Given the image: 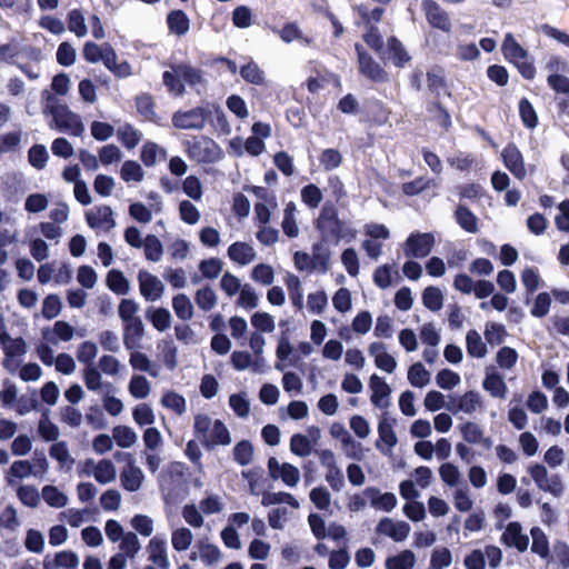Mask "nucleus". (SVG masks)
Instances as JSON below:
<instances>
[{
  "label": "nucleus",
  "instance_id": "60",
  "mask_svg": "<svg viewBox=\"0 0 569 569\" xmlns=\"http://www.w3.org/2000/svg\"><path fill=\"white\" fill-rule=\"evenodd\" d=\"M322 192L320 188L313 183H309L301 189V200L309 208H317L322 201Z\"/></svg>",
  "mask_w": 569,
  "mask_h": 569
},
{
  "label": "nucleus",
  "instance_id": "13",
  "mask_svg": "<svg viewBox=\"0 0 569 569\" xmlns=\"http://www.w3.org/2000/svg\"><path fill=\"white\" fill-rule=\"evenodd\" d=\"M369 387L372 391L370 400L372 405L380 409H386L389 407V396L391 393V388L385 381L383 378L373 373L369 380Z\"/></svg>",
  "mask_w": 569,
  "mask_h": 569
},
{
  "label": "nucleus",
  "instance_id": "63",
  "mask_svg": "<svg viewBox=\"0 0 569 569\" xmlns=\"http://www.w3.org/2000/svg\"><path fill=\"white\" fill-rule=\"evenodd\" d=\"M161 403L178 415H182L186 411V399L174 391L166 392L161 398Z\"/></svg>",
  "mask_w": 569,
  "mask_h": 569
},
{
  "label": "nucleus",
  "instance_id": "46",
  "mask_svg": "<svg viewBox=\"0 0 569 569\" xmlns=\"http://www.w3.org/2000/svg\"><path fill=\"white\" fill-rule=\"evenodd\" d=\"M532 537L531 551L541 558L549 556V541L546 533L539 527H532L530 530Z\"/></svg>",
  "mask_w": 569,
  "mask_h": 569
},
{
  "label": "nucleus",
  "instance_id": "54",
  "mask_svg": "<svg viewBox=\"0 0 569 569\" xmlns=\"http://www.w3.org/2000/svg\"><path fill=\"white\" fill-rule=\"evenodd\" d=\"M6 357L23 356L27 352V343L23 338H11L1 340L0 342Z\"/></svg>",
  "mask_w": 569,
  "mask_h": 569
},
{
  "label": "nucleus",
  "instance_id": "35",
  "mask_svg": "<svg viewBox=\"0 0 569 569\" xmlns=\"http://www.w3.org/2000/svg\"><path fill=\"white\" fill-rule=\"evenodd\" d=\"M467 352L473 358H483L487 353L486 343L482 341L481 336L475 329L467 332L466 336Z\"/></svg>",
  "mask_w": 569,
  "mask_h": 569
},
{
  "label": "nucleus",
  "instance_id": "5",
  "mask_svg": "<svg viewBox=\"0 0 569 569\" xmlns=\"http://www.w3.org/2000/svg\"><path fill=\"white\" fill-rule=\"evenodd\" d=\"M359 72L376 83L389 81V73L366 51L362 44L356 43Z\"/></svg>",
  "mask_w": 569,
  "mask_h": 569
},
{
  "label": "nucleus",
  "instance_id": "31",
  "mask_svg": "<svg viewBox=\"0 0 569 569\" xmlns=\"http://www.w3.org/2000/svg\"><path fill=\"white\" fill-rule=\"evenodd\" d=\"M129 362L134 370L147 372L153 378L159 375L158 368L151 363L148 356L137 349L131 350Z\"/></svg>",
  "mask_w": 569,
  "mask_h": 569
},
{
  "label": "nucleus",
  "instance_id": "17",
  "mask_svg": "<svg viewBox=\"0 0 569 569\" xmlns=\"http://www.w3.org/2000/svg\"><path fill=\"white\" fill-rule=\"evenodd\" d=\"M123 345L127 350L141 348V341L144 337V325L142 319H137L122 325Z\"/></svg>",
  "mask_w": 569,
  "mask_h": 569
},
{
  "label": "nucleus",
  "instance_id": "38",
  "mask_svg": "<svg viewBox=\"0 0 569 569\" xmlns=\"http://www.w3.org/2000/svg\"><path fill=\"white\" fill-rule=\"evenodd\" d=\"M286 284L289 293V298L297 310H301L303 307V293L301 289L300 279L289 273L286 278Z\"/></svg>",
  "mask_w": 569,
  "mask_h": 569
},
{
  "label": "nucleus",
  "instance_id": "14",
  "mask_svg": "<svg viewBox=\"0 0 569 569\" xmlns=\"http://www.w3.org/2000/svg\"><path fill=\"white\" fill-rule=\"evenodd\" d=\"M176 71L181 76L184 84H188L200 93V89H204L207 80L204 79V72L189 63L176 64Z\"/></svg>",
  "mask_w": 569,
  "mask_h": 569
},
{
  "label": "nucleus",
  "instance_id": "28",
  "mask_svg": "<svg viewBox=\"0 0 569 569\" xmlns=\"http://www.w3.org/2000/svg\"><path fill=\"white\" fill-rule=\"evenodd\" d=\"M146 318L160 332L167 330L170 327L172 319L170 311L163 307L148 308L146 311Z\"/></svg>",
  "mask_w": 569,
  "mask_h": 569
},
{
  "label": "nucleus",
  "instance_id": "56",
  "mask_svg": "<svg viewBox=\"0 0 569 569\" xmlns=\"http://www.w3.org/2000/svg\"><path fill=\"white\" fill-rule=\"evenodd\" d=\"M192 532L188 528H179L172 531L171 543L174 550L184 551L192 543Z\"/></svg>",
  "mask_w": 569,
  "mask_h": 569
},
{
  "label": "nucleus",
  "instance_id": "6",
  "mask_svg": "<svg viewBox=\"0 0 569 569\" xmlns=\"http://www.w3.org/2000/svg\"><path fill=\"white\" fill-rule=\"evenodd\" d=\"M435 236L430 232H411L405 241L403 252L407 258L423 259L435 246Z\"/></svg>",
  "mask_w": 569,
  "mask_h": 569
},
{
  "label": "nucleus",
  "instance_id": "59",
  "mask_svg": "<svg viewBox=\"0 0 569 569\" xmlns=\"http://www.w3.org/2000/svg\"><path fill=\"white\" fill-rule=\"evenodd\" d=\"M507 331L503 325L497 322H489L486 326L485 338L491 346H499L505 341Z\"/></svg>",
  "mask_w": 569,
  "mask_h": 569
},
{
  "label": "nucleus",
  "instance_id": "30",
  "mask_svg": "<svg viewBox=\"0 0 569 569\" xmlns=\"http://www.w3.org/2000/svg\"><path fill=\"white\" fill-rule=\"evenodd\" d=\"M378 433H379V440L376 443L377 449L385 452L383 449L380 447L379 441L385 442L388 446V449H392L397 442V436L392 428V421H390L388 418L382 417L378 425Z\"/></svg>",
  "mask_w": 569,
  "mask_h": 569
},
{
  "label": "nucleus",
  "instance_id": "52",
  "mask_svg": "<svg viewBox=\"0 0 569 569\" xmlns=\"http://www.w3.org/2000/svg\"><path fill=\"white\" fill-rule=\"evenodd\" d=\"M150 383L144 376H132L129 382V392L136 399H144L150 393Z\"/></svg>",
  "mask_w": 569,
  "mask_h": 569
},
{
  "label": "nucleus",
  "instance_id": "57",
  "mask_svg": "<svg viewBox=\"0 0 569 569\" xmlns=\"http://www.w3.org/2000/svg\"><path fill=\"white\" fill-rule=\"evenodd\" d=\"M139 305L132 299H122L118 306V315L123 323L140 319L137 316Z\"/></svg>",
  "mask_w": 569,
  "mask_h": 569
},
{
  "label": "nucleus",
  "instance_id": "2",
  "mask_svg": "<svg viewBox=\"0 0 569 569\" xmlns=\"http://www.w3.org/2000/svg\"><path fill=\"white\" fill-rule=\"evenodd\" d=\"M48 109L59 131L74 137L83 134L84 126L81 117L71 111L67 104L59 103L56 98L49 96Z\"/></svg>",
  "mask_w": 569,
  "mask_h": 569
},
{
  "label": "nucleus",
  "instance_id": "18",
  "mask_svg": "<svg viewBox=\"0 0 569 569\" xmlns=\"http://www.w3.org/2000/svg\"><path fill=\"white\" fill-rule=\"evenodd\" d=\"M149 560L160 569H169L170 562L167 556V541L164 538L154 536L148 545Z\"/></svg>",
  "mask_w": 569,
  "mask_h": 569
},
{
  "label": "nucleus",
  "instance_id": "8",
  "mask_svg": "<svg viewBox=\"0 0 569 569\" xmlns=\"http://www.w3.org/2000/svg\"><path fill=\"white\" fill-rule=\"evenodd\" d=\"M481 406L480 395L476 391H467L462 396L449 397L446 409L452 415L463 412L467 415L473 413Z\"/></svg>",
  "mask_w": 569,
  "mask_h": 569
},
{
  "label": "nucleus",
  "instance_id": "49",
  "mask_svg": "<svg viewBox=\"0 0 569 569\" xmlns=\"http://www.w3.org/2000/svg\"><path fill=\"white\" fill-rule=\"evenodd\" d=\"M233 460L240 466H248L253 457V447L249 440H241L233 447Z\"/></svg>",
  "mask_w": 569,
  "mask_h": 569
},
{
  "label": "nucleus",
  "instance_id": "3",
  "mask_svg": "<svg viewBox=\"0 0 569 569\" xmlns=\"http://www.w3.org/2000/svg\"><path fill=\"white\" fill-rule=\"evenodd\" d=\"M186 146L189 158L198 163H214L222 158L221 148L211 138L201 136Z\"/></svg>",
  "mask_w": 569,
  "mask_h": 569
},
{
  "label": "nucleus",
  "instance_id": "23",
  "mask_svg": "<svg viewBox=\"0 0 569 569\" xmlns=\"http://www.w3.org/2000/svg\"><path fill=\"white\" fill-rule=\"evenodd\" d=\"M228 257L230 260L246 266L256 259V251L247 242L237 241L229 246Z\"/></svg>",
  "mask_w": 569,
  "mask_h": 569
},
{
  "label": "nucleus",
  "instance_id": "51",
  "mask_svg": "<svg viewBox=\"0 0 569 569\" xmlns=\"http://www.w3.org/2000/svg\"><path fill=\"white\" fill-rule=\"evenodd\" d=\"M43 500L53 508H62L67 505L68 498L57 487L47 485L42 489Z\"/></svg>",
  "mask_w": 569,
  "mask_h": 569
},
{
  "label": "nucleus",
  "instance_id": "55",
  "mask_svg": "<svg viewBox=\"0 0 569 569\" xmlns=\"http://www.w3.org/2000/svg\"><path fill=\"white\" fill-rule=\"evenodd\" d=\"M194 301L201 310L210 311L217 305V296L209 286H206L197 290Z\"/></svg>",
  "mask_w": 569,
  "mask_h": 569
},
{
  "label": "nucleus",
  "instance_id": "16",
  "mask_svg": "<svg viewBox=\"0 0 569 569\" xmlns=\"http://www.w3.org/2000/svg\"><path fill=\"white\" fill-rule=\"evenodd\" d=\"M501 540L505 545L515 547L520 552L526 551L529 545V538L522 533L521 525L518 521H512L507 525Z\"/></svg>",
  "mask_w": 569,
  "mask_h": 569
},
{
  "label": "nucleus",
  "instance_id": "11",
  "mask_svg": "<svg viewBox=\"0 0 569 569\" xmlns=\"http://www.w3.org/2000/svg\"><path fill=\"white\" fill-rule=\"evenodd\" d=\"M376 531L400 542L409 536L410 526L406 521H393L391 518L385 517L378 522Z\"/></svg>",
  "mask_w": 569,
  "mask_h": 569
},
{
  "label": "nucleus",
  "instance_id": "25",
  "mask_svg": "<svg viewBox=\"0 0 569 569\" xmlns=\"http://www.w3.org/2000/svg\"><path fill=\"white\" fill-rule=\"evenodd\" d=\"M501 50L505 58L512 64L519 62L521 59L523 60L528 56L527 50H525L510 33L506 34Z\"/></svg>",
  "mask_w": 569,
  "mask_h": 569
},
{
  "label": "nucleus",
  "instance_id": "42",
  "mask_svg": "<svg viewBox=\"0 0 569 569\" xmlns=\"http://www.w3.org/2000/svg\"><path fill=\"white\" fill-rule=\"evenodd\" d=\"M408 380L412 387L422 388L430 381V372L421 362H416L408 370Z\"/></svg>",
  "mask_w": 569,
  "mask_h": 569
},
{
  "label": "nucleus",
  "instance_id": "9",
  "mask_svg": "<svg viewBox=\"0 0 569 569\" xmlns=\"http://www.w3.org/2000/svg\"><path fill=\"white\" fill-rule=\"evenodd\" d=\"M501 158L505 167L515 178L522 180L526 177L527 171L522 153L513 142L508 143L502 149Z\"/></svg>",
  "mask_w": 569,
  "mask_h": 569
},
{
  "label": "nucleus",
  "instance_id": "45",
  "mask_svg": "<svg viewBox=\"0 0 569 569\" xmlns=\"http://www.w3.org/2000/svg\"><path fill=\"white\" fill-rule=\"evenodd\" d=\"M146 259L152 262H158L163 254V246L159 238L154 234H148L144 239L143 246Z\"/></svg>",
  "mask_w": 569,
  "mask_h": 569
},
{
  "label": "nucleus",
  "instance_id": "22",
  "mask_svg": "<svg viewBox=\"0 0 569 569\" xmlns=\"http://www.w3.org/2000/svg\"><path fill=\"white\" fill-rule=\"evenodd\" d=\"M326 243L321 240L313 243L310 254L313 270H318L321 273H327L330 267L331 252Z\"/></svg>",
  "mask_w": 569,
  "mask_h": 569
},
{
  "label": "nucleus",
  "instance_id": "48",
  "mask_svg": "<svg viewBox=\"0 0 569 569\" xmlns=\"http://www.w3.org/2000/svg\"><path fill=\"white\" fill-rule=\"evenodd\" d=\"M363 41L376 51L381 59H385V46L383 39L379 33V30L376 26L370 24L367 26V31L363 34Z\"/></svg>",
  "mask_w": 569,
  "mask_h": 569
},
{
  "label": "nucleus",
  "instance_id": "4",
  "mask_svg": "<svg viewBox=\"0 0 569 569\" xmlns=\"http://www.w3.org/2000/svg\"><path fill=\"white\" fill-rule=\"evenodd\" d=\"M212 117L210 107H196L187 111H177L172 116V124L181 130H202Z\"/></svg>",
  "mask_w": 569,
  "mask_h": 569
},
{
  "label": "nucleus",
  "instance_id": "53",
  "mask_svg": "<svg viewBox=\"0 0 569 569\" xmlns=\"http://www.w3.org/2000/svg\"><path fill=\"white\" fill-rule=\"evenodd\" d=\"M519 114L522 123L529 128L533 129L538 124V117L536 110L531 102L527 98H521L519 101Z\"/></svg>",
  "mask_w": 569,
  "mask_h": 569
},
{
  "label": "nucleus",
  "instance_id": "33",
  "mask_svg": "<svg viewBox=\"0 0 569 569\" xmlns=\"http://www.w3.org/2000/svg\"><path fill=\"white\" fill-rule=\"evenodd\" d=\"M239 72L241 78L248 83L256 86H262L266 83L264 72L253 60H250L248 63L243 64Z\"/></svg>",
  "mask_w": 569,
  "mask_h": 569
},
{
  "label": "nucleus",
  "instance_id": "47",
  "mask_svg": "<svg viewBox=\"0 0 569 569\" xmlns=\"http://www.w3.org/2000/svg\"><path fill=\"white\" fill-rule=\"evenodd\" d=\"M49 153L44 144L36 143L28 151V161L37 170L47 166Z\"/></svg>",
  "mask_w": 569,
  "mask_h": 569
},
{
  "label": "nucleus",
  "instance_id": "37",
  "mask_svg": "<svg viewBox=\"0 0 569 569\" xmlns=\"http://www.w3.org/2000/svg\"><path fill=\"white\" fill-rule=\"evenodd\" d=\"M107 287L117 295H127L130 286L129 281L122 273L117 269H111L107 274Z\"/></svg>",
  "mask_w": 569,
  "mask_h": 569
},
{
  "label": "nucleus",
  "instance_id": "58",
  "mask_svg": "<svg viewBox=\"0 0 569 569\" xmlns=\"http://www.w3.org/2000/svg\"><path fill=\"white\" fill-rule=\"evenodd\" d=\"M290 450L298 457H307L312 451V446L307 436L295 433L290 439Z\"/></svg>",
  "mask_w": 569,
  "mask_h": 569
},
{
  "label": "nucleus",
  "instance_id": "40",
  "mask_svg": "<svg viewBox=\"0 0 569 569\" xmlns=\"http://www.w3.org/2000/svg\"><path fill=\"white\" fill-rule=\"evenodd\" d=\"M279 503H287L292 508H299L298 500L289 492H264L262 495L261 505L264 507L279 505Z\"/></svg>",
  "mask_w": 569,
  "mask_h": 569
},
{
  "label": "nucleus",
  "instance_id": "12",
  "mask_svg": "<svg viewBox=\"0 0 569 569\" xmlns=\"http://www.w3.org/2000/svg\"><path fill=\"white\" fill-rule=\"evenodd\" d=\"M426 17L429 24L443 32L451 31V21L448 13L436 2L426 0L423 2Z\"/></svg>",
  "mask_w": 569,
  "mask_h": 569
},
{
  "label": "nucleus",
  "instance_id": "44",
  "mask_svg": "<svg viewBox=\"0 0 569 569\" xmlns=\"http://www.w3.org/2000/svg\"><path fill=\"white\" fill-rule=\"evenodd\" d=\"M117 471L111 460H100L93 472L94 479L102 485L109 483L116 479Z\"/></svg>",
  "mask_w": 569,
  "mask_h": 569
},
{
  "label": "nucleus",
  "instance_id": "29",
  "mask_svg": "<svg viewBox=\"0 0 569 569\" xmlns=\"http://www.w3.org/2000/svg\"><path fill=\"white\" fill-rule=\"evenodd\" d=\"M171 69V71L167 70L162 73V82L169 93L176 97H182L186 92V86L181 76L176 71V66H172Z\"/></svg>",
  "mask_w": 569,
  "mask_h": 569
},
{
  "label": "nucleus",
  "instance_id": "15",
  "mask_svg": "<svg viewBox=\"0 0 569 569\" xmlns=\"http://www.w3.org/2000/svg\"><path fill=\"white\" fill-rule=\"evenodd\" d=\"M363 495L369 498L370 506L377 510L390 512L397 506V497L392 492L381 493L376 487H367Z\"/></svg>",
  "mask_w": 569,
  "mask_h": 569
},
{
  "label": "nucleus",
  "instance_id": "26",
  "mask_svg": "<svg viewBox=\"0 0 569 569\" xmlns=\"http://www.w3.org/2000/svg\"><path fill=\"white\" fill-rule=\"evenodd\" d=\"M427 84L435 99H439L442 91L448 96L451 94L448 92L447 81L441 68H432L427 72Z\"/></svg>",
  "mask_w": 569,
  "mask_h": 569
},
{
  "label": "nucleus",
  "instance_id": "24",
  "mask_svg": "<svg viewBox=\"0 0 569 569\" xmlns=\"http://www.w3.org/2000/svg\"><path fill=\"white\" fill-rule=\"evenodd\" d=\"M456 222L461 229L469 233L478 232V218L465 204H458L455 211Z\"/></svg>",
  "mask_w": 569,
  "mask_h": 569
},
{
  "label": "nucleus",
  "instance_id": "32",
  "mask_svg": "<svg viewBox=\"0 0 569 569\" xmlns=\"http://www.w3.org/2000/svg\"><path fill=\"white\" fill-rule=\"evenodd\" d=\"M172 308L176 316L187 321L193 317V306L190 298L184 293H178L172 298Z\"/></svg>",
  "mask_w": 569,
  "mask_h": 569
},
{
  "label": "nucleus",
  "instance_id": "1",
  "mask_svg": "<svg viewBox=\"0 0 569 569\" xmlns=\"http://www.w3.org/2000/svg\"><path fill=\"white\" fill-rule=\"evenodd\" d=\"M315 228L322 242L338 244L340 240L349 242L356 237V230L350 222L339 218L338 209L332 201H326L322 204L315 221Z\"/></svg>",
  "mask_w": 569,
  "mask_h": 569
},
{
  "label": "nucleus",
  "instance_id": "62",
  "mask_svg": "<svg viewBox=\"0 0 569 569\" xmlns=\"http://www.w3.org/2000/svg\"><path fill=\"white\" fill-rule=\"evenodd\" d=\"M121 178L124 181L140 182L143 179V170L141 166L133 160H127L121 167Z\"/></svg>",
  "mask_w": 569,
  "mask_h": 569
},
{
  "label": "nucleus",
  "instance_id": "50",
  "mask_svg": "<svg viewBox=\"0 0 569 569\" xmlns=\"http://www.w3.org/2000/svg\"><path fill=\"white\" fill-rule=\"evenodd\" d=\"M68 28L77 37H84L88 32V28L84 22V17L79 9H72L67 16Z\"/></svg>",
  "mask_w": 569,
  "mask_h": 569
},
{
  "label": "nucleus",
  "instance_id": "20",
  "mask_svg": "<svg viewBox=\"0 0 569 569\" xmlns=\"http://www.w3.org/2000/svg\"><path fill=\"white\" fill-rule=\"evenodd\" d=\"M385 53H388V59L397 68H403L411 60V56L395 36L388 38Z\"/></svg>",
  "mask_w": 569,
  "mask_h": 569
},
{
  "label": "nucleus",
  "instance_id": "39",
  "mask_svg": "<svg viewBox=\"0 0 569 569\" xmlns=\"http://www.w3.org/2000/svg\"><path fill=\"white\" fill-rule=\"evenodd\" d=\"M422 303L430 311H439L443 306L442 291L438 287H427L422 292Z\"/></svg>",
  "mask_w": 569,
  "mask_h": 569
},
{
  "label": "nucleus",
  "instance_id": "36",
  "mask_svg": "<svg viewBox=\"0 0 569 569\" xmlns=\"http://www.w3.org/2000/svg\"><path fill=\"white\" fill-rule=\"evenodd\" d=\"M482 387L495 398H505L507 386L499 373L487 375L483 379Z\"/></svg>",
  "mask_w": 569,
  "mask_h": 569
},
{
  "label": "nucleus",
  "instance_id": "61",
  "mask_svg": "<svg viewBox=\"0 0 569 569\" xmlns=\"http://www.w3.org/2000/svg\"><path fill=\"white\" fill-rule=\"evenodd\" d=\"M319 161L326 171H332L340 167L342 162V156L339 150L328 148L321 152Z\"/></svg>",
  "mask_w": 569,
  "mask_h": 569
},
{
  "label": "nucleus",
  "instance_id": "34",
  "mask_svg": "<svg viewBox=\"0 0 569 569\" xmlns=\"http://www.w3.org/2000/svg\"><path fill=\"white\" fill-rule=\"evenodd\" d=\"M415 563V553L411 550H403L396 556L387 558L386 569H412Z\"/></svg>",
  "mask_w": 569,
  "mask_h": 569
},
{
  "label": "nucleus",
  "instance_id": "43",
  "mask_svg": "<svg viewBox=\"0 0 569 569\" xmlns=\"http://www.w3.org/2000/svg\"><path fill=\"white\" fill-rule=\"evenodd\" d=\"M112 437L116 443L121 448L132 447L138 439L134 430L127 426H117L112 430Z\"/></svg>",
  "mask_w": 569,
  "mask_h": 569
},
{
  "label": "nucleus",
  "instance_id": "10",
  "mask_svg": "<svg viewBox=\"0 0 569 569\" xmlns=\"http://www.w3.org/2000/svg\"><path fill=\"white\" fill-rule=\"evenodd\" d=\"M138 281L140 293L147 301L153 302L161 298L164 286L156 276L141 270L138 274Z\"/></svg>",
  "mask_w": 569,
  "mask_h": 569
},
{
  "label": "nucleus",
  "instance_id": "41",
  "mask_svg": "<svg viewBox=\"0 0 569 569\" xmlns=\"http://www.w3.org/2000/svg\"><path fill=\"white\" fill-rule=\"evenodd\" d=\"M117 136L120 142L127 149H133L141 140V132L134 129L131 124L126 123L118 128Z\"/></svg>",
  "mask_w": 569,
  "mask_h": 569
},
{
  "label": "nucleus",
  "instance_id": "21",
  "mask_svg": "<svg viewBox=\"0 0 569 569\" xmlns=\"http://www.w3.org/2000/svg\"><path fill=\"white\" fill-rule=\"evenodd\" d=\"M231 443V436L226 425L217 419L213 421L211 438L204 437L201 439V445L207 449L211 450L214 446H228Z\"/></svg>",
  "mask_w": 569,
  "mask_h": 569
},
{
  "label": "nucleus",
  "instance_id": "64",
  "mask_svg": "<svg viewBox=\"0 0 569 569\" xmlns=\"http://www.w3.org/2000/svg\"><path fill=\"white\" fill-rule=\"evenodd\" d=\"M19 500L27 507L36 508L40 501V495L36 487L23 485L17 491Z\"/></svg>",
  "mask_w": 569,
  "mask_h": 569
},
{
  "label": "nucleus",
  "instance_id": "19",
  "mask_svg": "<svg viewBox=\"0 0 569 569\" xmlns=\"http://www.w3.org/2000/svg\"><path fill=\"white\" fill-rule=\"evenodd\" d=\"M144 480L142 470L134 466V461H129L128 466L120 472V481L123 489L130 492L138 491Z\"/></svg>",
  "mask_w": 569,
  "mask_h": 569
},
{
  "label": "nucleus",
  "instance_id": "27",
  "mask_svg": "<svg viewBox=\"0 0 569 569\" xmlns=\"http://www.w3.org/2000/svg\"><path fill=\"white\" fill-rule=\"evenodd\" d=\"M169 30L176 36H184L190 28V20L182 10H172L167 16Z\"/></svg>",
  "mask_w": 569,
  "mask_h": 569
},
{
  "label": "nucleus",
  "instance_id": "7",
  "mask_svg": "<svg viewBox=\"0 0 569 569\" xmlns=\"http://www.w3.org/2000/svg\"><path fill=\"white\" fill-rule=\"evenodd\" d=\"M268 471L273 480L281 479L288 487H296L300 480V471L296 466L289 462L280 463L276 457L268 459Z\"/></svg>",
  "mask_w": 569,
  "mask_h": 569
}]
</instances>
